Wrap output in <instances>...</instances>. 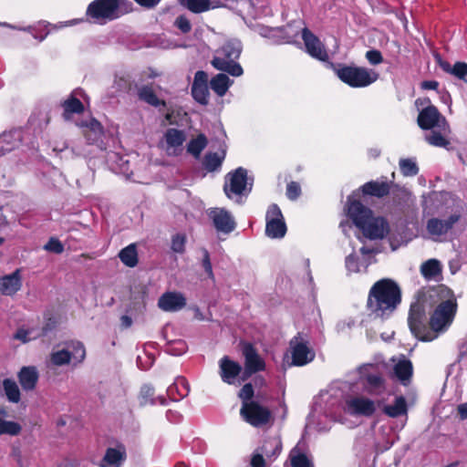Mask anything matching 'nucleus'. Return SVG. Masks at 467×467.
Returning a JSON list of instances; mask_svg holds the SVG:
<instances>
[{
  "mask_svg": "<svg viewBox=\"0 0 467 467\" xmlns=\"http://www.w3.org/2000/svg\"><path fill=\"white\" fill-rule=\"evenodd\" d=\"M457 308L453 291L444 285L418 291L410 307L409 327L419 340L432 341L452 323Z\"/></svg>",
  "mask_w": 467,
  "mask_h": 467,
  "instance_id": "f257e3e1",
  "label": "nucleus"
},
{
  "mask_svg": "<svg viewBox=\"0 0 467 467\" xmlns=\"http://www.w3.org/2000/svg\"><path fill=\"white\" fill-rule=\"evenodd\" d=\"M385 415L389 418H398L408 413L407 400L404 396L396 397L392 405H386L382 409Z\"/></svg>",
  "mask_w": 467,
  "mask_h": 467,
  "instance_id": "473e14b6",
  "label": "nucleus"
},
{
  "mask_svg": "<svg viewBox=\"0 0 467 467\" xmlns=\"http://www.w3.org/2000/svg\"><path fill=\"white\" fill-rule=\"evenodd\" d=\"M441 118V114L438 109L435 106L431 105L420 111L417 122L421 130H428L436 127L439 124Z\"/></svg>",
  "mask_w": 467,
  "mask_h": 467,
  "instance_id": "b1692460",
  "label": "nucleus"
},
{
  "mask_svg": "<svg viewBox=\"0 0 467 467\" xmlns=\"http://www.w3.org/2000/svg\"><path fill=\"white\" fill-rule=\"evenodd\" d=\"M139 402L141 407L148 406V405H155L157 400L161 405L165 404V398L162 396H160L158 398H155V390L153 387L150 385H143L140 388L139 396Z\"/></svg>",
  "mask_w": 467,
  "mask_h": 467,
  "instance_id": "7c9ffc66",
  "label": "nucleus"
},
{
  "mask_svg": "<svg viewBox=\"0 0 467 467\" xmlns=\"http://www.w3.org/2000/svg\"><path fill=\"white\" fill-rule=\"evenodd\" d=\"M401 301V291L391 279H381L370 288L367 306L372 312L383 316L387 311L392 312Z\"/></svg>",
  "mask_w": 467,
  "mask_h": 467,
  "instance_id": "f03ea898",
  "label": "nucleus"
},
{
  "mask_svg": "<svg viewBox=\"0 0 467 467\" xmlns=\"http://www.w3.org/2000/svg\"><path fill=\"white\" fill-rule=\"evenodd\" d=\"M460 214H451L447 220L431 218L427 222V231L431 235H442L447 234L460 220Z\"/></svg>",
  "mask_w": 467,
  "mask_h": 467,
  "instance_id": "5701e85b",
  "label": "nucleus"
},
{
  "mask_svg": "<svg viewBox=\"0 0 467 467\" xmlns=\"http://www.w3.org/2000/svg\"><path fill=\"white\" fill-rule=\"evenodd\" d=\"M67 346L69 350V355H71V359L74 360V364L82 363L86 358V348L84 344L80 341H70L67 343Z\"/></svg>",
  "mask_w": 467,
  "mask_h": 467,
  "instance_id": "ea45409f",
  "label": "nucleus"
},
{
  "mask_svg": "<svg viewBox=\"0 0 467 467\" xmlns=\"http://www.w3.org/2000/svg\"><path fill=\"white\" fill-rule=\"evenodd\" d=\"M292 467H314L313 463L309 461L307 456L304 453H299L291 459Z\"/></svg>",
  "mask_w": 467,
  "mask_h": 467,
  "instance_id": "4d7b16f0",
  "label": "nucleus"
},
{
  "mask_svg": "<svg viewBox=\"0 0 467 467\" xmlns=\"http://www.w3.org/2000/svg\"><path fill=\"white\" fill-rule=\"evenodd\" d=\"M187 236L183 233H177L171 235V250L179 254H182L186 251Z\"/></svg>",
  "mask_w": 467,
  "mask_h": 467,
  "instance_id": "37998d69",
  "label": "nucleus"
},
{
  "mask_svg": "<svg viewBox=\"0 0 467 467\" xmlns=\"http://www.w3.org/2000/svg\"><path fill=\"white\" fill-rule=\"evenodd\" d=\"M218 232L230 234L235 229L236 223L231 213L223 208L211 209L208 213Z\"/></svg>",
  "mask_w": 467,
  "mask_h": 467,
  "instance_id": "dca6fc26",
  "label": "nucleus"
},
{
  "mask_svg": "<svg viewBox=\"0 0 467 467\" xmlns=\"http://www.w3.org/2000/svg\"><path fill=\"white\" fill-rule=\"evenodd\" d=\"M21 431L22 427L19 423L0 418V435L8 434L16 436L21 432Z\"/></svg>",
  "mask_w": 467,
  "mask_h": 467,
  "instance_id": "a18cd8bd",
  "label": "nucleus"
},
{
  "mask_svg": "<svg viewBox=\"0 0 467 467\" xmlns=\"http://www.w3.org/2000/svg\"><path fill=\"white\" fill-rule=\"evenodd\" d=\"M57 322L55 317H49L46 318L45 323L40 330L36 331L34 337H42L52 332L57 327Z\"/></svg>",
  "mask_w": 467,
  "mask_h": 467,
  "instance_id": "8fccbe9b",
  "label": "nucleus"
},
{
  "mask_svg": "<svg viewBox=\"0 0 467 467\" xmlns=\"http://www.w3.org/2000/svg\"><path fill=\"white\" fill-rule=\"evenodd\" d=\"M259 451L267 458L276 457L282 451V442L275 437H268L264 441Z\"/></svg>",
  "mask_w": 467,
  "mask_h": 467,
  "instance_id": "72a5a7b5",
  "label": "nucleus"
},
{
  "mask_svg": "<svg viewBox=\"0 0 467 467\" xmlns=\"http://www.w3.org/2000/svg\"><path fill=\"white\" fill-rule=\"evenodd\" d=\"M119 258L126 266L135 267L139 262L136 244H130L121 249L119 253Z\"/></svg>",
  "mask_w": 467,
  "mask_h": 467,
  "instance_id": "f704fd0d",
  "label": "nucleus"
},
{
  "mask_svg": "<svg viewBox=\"0 0 467 467\" xmlns=\"http://www.w3.org/2000/svg\"><path fill=\"white\" fill-rule=\"evenodd\" d=\"M44 249L47 252L59 254L64 252V245L57 238L50 237L47 243L44 245Z\"/></svg>",
  "mask_w": 467,
  "mask_h": 467,
  "instance_id": "864d4df0",
  "label": "nucleus"
},
{
  "mask_svg": "<svg viewBox=\"0 0 467 467\" xmlns=\"http://www.w3.org/2000/svg\"><path fill=\"white\" fill-rule=\"evenodd\" d=\"M165 141L168 148L181 147L186 140L183 130L175 128H170L164 134Z\"/></svg>",
  "mask_w": 467,
  "mask_h": 467,
  "instance_id": "e433bc0d",
  "label": "nucleus"
},
{
  "mask_svg": "<svg viewBox=\"0 0 467 467\" xmlns=\"http://www.w3.org/2000/svg\"><path fill=\"white\" fill-rule=\"evenodd\" d=\"M421 88L436 90L439 87V82L436 80H425L421 82Z\"/></svg>",
  "mask_w": 467,
  "mask_h": 467,
  "instance_id": "774afa93",
  "label": "nucleus"
},
{
  "mask_svg": "<svg viewBox=\"0 0 467 467\" xmlns=\"http://www.w3.org/2000/svg\"><path fill=\"white\" fill-rule=\"evenodd\" d=\"M346 267L349 271H358V258L355 254H349L346 257L345 260Z\"/></svg>",
  "mask_w": 467,
  "mask_h": 467,
  "instance_id": "680f3d73",
  "label": "nucleus"
},
{
  "mask_svg": "<svg viewBox=\"0 0 467 467\" xmlns=\"http://www.w3.org/2000/svg\"><path fill=\"white\" fill-rule=\"evenodd\" d=\"M301 186L296 182H290L286 186V196L291 201H296L301 195Z\"/></svg>",
  "mask_w": 467,
  "mask_h": 467,
  "instance_id": "6e6d98bb",
  "label": "nucleus"
},
{
  "mask_svg": "<svg viewBox=\"0 0 467 467\" xmlns=\"http://www.w3.org/2000/svg\"><path fill=\"white\" fill-rule=\"evenodd\" d=\"M82 129V134L88 144H97L103 142L104 129L101 123L94 118L88 121H80L77 124Z\"/></svg>",
  "mask_w": 467,
  "mask_h": 467,
  "instance_id": "6ab92c4d",
  "label": "nucleus"
},
{
  "mask_svg": "<svg viewBox=\"0 0 467 467\" xmlns=\"http://www.w3.org/2000/svg\"><path fill=\"white\" fill-rule=\"evenodd\" d=\"M241 52L242 47L239 43L227 41L215 51L211 64L219 71L226 72L233 77H240L243 75L244 69L236 60Z\"/></svg>",
  "mask_w": 467,
  "mask_h": 467,
  "instance_id": "20e7f679",
  "label": "nucleus"
},
{
  "mask_svg": "<svg viewBox=\"0 0 467 467\" xmlns=\"http://www.w3.org/2000/svg\"><path fill=\"white\" fill-rule=\"evenodd\" d=\"M138 98L140 100L158 108L160 106L166 107V101L157 97L151 85H144L138 90Z\"/></svg>",
  "mask_w": 467,
  "mask_h": 467,
  "instance_id": "c85d7f7f",
  "label": "nucleus"
},
{
  "mask_svg": "<svg viewBox=\"0 0 467 467\" xmlns=\"http://www.w3.org/2000/svg\"><path fill=\"white\" fill-rule=\"evenodd\" d=\"M229 184L225 183L223 191L228 198L232 197V193L235 195L243 194L247 184V171L239 167L234 171L228 173Z\"/></svg>",
  "mask_w": 467,
  "mask_h": 467,
  "instance_id": "2eb2a0df",
  "label": "nucleus"
},
{
  "mask_svg": "<svg viewBox=\"0 0 467 467\" xmlns=\"http://www.w3.org/2000/svg\"><path fill=\"white\" fill-rule=\"evenodd\" d=\"M223 156H219L217 152H208L205 154L202 164L206 171H214L222 166Z\"/></svg>",
  "mask_w": 467,
  "mask_h": 467,
  "instance_id": "a19ab883",
  "label": "nucleus"
},
{
  "mask_svg": "<svg viewBox=\"0 0 467 467\" xmlns=\"http://www.w3.org/2000/svg\"><path fill=\"white\" fill-rule=\"evenodd\" d=\"M400 170L403 176L412 177L416 176L419 173V167L412 159L406 158L400 159Z\"/></svg>",
  "mask_w": 467,
  "mask_h": 467,
  "instance_id": "c03bdc74",
  "label": "nucleus"
},
{
  "mask_svg": "<svg viewBox=\"0 0 467 467\" xmlns=\"http://www.w3.org/2000/svg\"><path fill=\"white\" fill-rule=\"evenodd\" d=\"M139 5L150 9L155 7L161 0H134Z\"/></svg>",
  "mask_w": 467,
  "mask_h": 467,
  "instance_id": "69168bd1",
  "label": "nucleus"
},
{
  "mask_svg": "<svg viewBox=\"0 0 467 467\" xmlns=\"http://www.w3.org/2000/svg\"><path fill=\"white\" fill-rule=\"evenodd\" d=\"M61 107L63 109L62 116L65 120H70L74 114H82L85 110L82 101L74 95H70L65 99L61 103Z\"/></svg>",
  "mask_w": 467,
  "mask_h": 467,
  "instance_id": "cd10ccee",
  "label": "nucleus"
},
{
  "mask_svg": "<svg viewBox=\"0 0 467 467\" xmlns=\"http://www.w3.org/2000/svg\"><path fill=\"white\" fill-rule=\"evenodd\" d=\"M439 66L444 72L465 81V78L467 77L466 62L457 61L453 66H451L450 62L440 59Z\"/></svg>",
  "mask_w": 467,
  "mask_h": 467,
  "instance_id": "2f4dec72",
  "label": "nucleus"
},
{
  "mask_svg": "<svg viewBox=\"0 0 467 467\" xmlns=\"http://www.w3.org/2000/svg\"><path fill=\"white\" fill-rule=\"evenodd\" d=\"M202 265L207 274L208 277L213 278V266L210 259V254L207 249L202 250Z\"/></svg>",
  "mask_w": 467,
  "mask_h": 467,
  "instance_id": "052dcab7",
  "label": "nucleus"
},
{
  "mask_svg": "<svg viewBox=\"0 0 467 467\" xmlns=\"http://www.w3.org/2000/svg\"><path fill=\"white\" fill-rule=\"evenodd\" d=\"M392 183V181L371 180L361 185L359 190L364 197L382 199L389 195Z\"/></svg>",
  "mask_w": 467,
  "mask_h": 467,
  "instance_id": "aec40b11",
  "label": "nucleus"
},
{
  "mask_svg": "<svg viewBox=\"0 0 467 467\" xmlns=\"http://www.w3.org/2000/svg\"><path fill=\"white\" fill-rule=\"evenodd\" d=\"M208 140L203 133H200L196 138L192 139L187 145V151L194 158L199 159L202 151L206 148Z\"/></svg>",
  "mask_w": 467,
  "mask_h": 467,
  "instance_id": "4c0bfd02",
  "label": "nucleus"
},
{
  "mask_svg": "<svg viewBox=\"0 0 467 467\" xmlns=\"http://www.w3.org/2000/svg\"><path fill=\"white\" fill-rule=\"evenodd\" d=\"M192 98L202 105H207L209 102V89L207 85H199L192 83Z\"/></svg>",
  "mask_w": 467,
  "mask_h": 467,
  "instance_id": "79ce46f5",
  "label": "nucleus"
},
{
  "mask_svg": "<svg viewBox=\"0 0 467 467\" xmlns=\"http://www.w3.org/2000/svg\"><path fill=\"white\" fill-rule=\"evenodd\" d=\"M183 5L194 14L208 11L211 6L210 0H185Z\"/></svg>",
  "mask_w": 467,
  "mask_h": 467,
  "instance_id": "49530a36",
  "label": "nucleus"
},
{
  "mask_svg": "<svg viewBox=\"0 0 467 467\" xmlns=\"http://www.w3.org/2000/svg\"><path fill=\"white\" fill-rule=\"evenodd\" d=\"M441 273L442 266L437 259H429L420 265V274L426 280H436Z\"/></svg>",
  "mask_w": 467,
  "mask_h": 467,
  "instance_id": "c756f323",
  "label": "nucleus"
},
{
  "mask_svg": "<svg viewBox=\"0 0 467 467\" xmlns=\"http://www.w3.org/2000/svg\"><path fill=\"white\" fill-rule=\"evenodd\" d=\"M3 389L7 400L13 403L20 401L21 394L16 382L11 379L3 380Z\"/></svg>",
  "mask_w": 467,
  "mask_h": 467,
  "instance_id": "58836bf2",
  "label": "nucleus"
},
{
  "mask_svg": "<svg viewBox=\"0 0 467 467\" xmlns=\"http://www.w3.org/2000/svg\"><path fill=\"white\" fill-rule=\"evenodd\" d=\"M185 306L186 298L179 292H166L158 300V306L166 312H176Z\"/></svg>",
  "mask_w": 467,
  "mask_h": 467,
  "instance_id": "412c9836",
  "label": "nucleus"
},
{
  "mask_svg": "<svg viewBox=\"0 0 467 467\" xmlns=\"http://www.w3.org/2000/svg\"><path fill=\"white\" fill-rule=\"evenodd\" d=\"M127 458L125 444L114 440L110 441V446L106 449L104 456L99 460L98 465L99 467H122Z\"/></svg>",
  "mask_w": 467,
  "mask_h": 467,
  "instance_id": "1a4fd4ad",
  "label": "nucleus"
},
{
  "mask_svg": "<svg viewBox=\"0 0 467 467\" xmlns=\"http://www.w3.org/2000/svg\"><path fill=\"white\" fill-rule=\"evenodd\" d=\"M363 235L369 240L383 239L389 232L388 221L381 216L373 215L364 223L363 227H359Z\"/></svg>",
  "mask_w": 467,
  "mask_h": 467,
  "instance_id": "f8f14e48",
  "label": "nucleus"
},
{
  "mask_svg": "<svg viewBox=\"0 0 467 467\" xmlns=\"http://www.w3.org/2000/svg\"><path fill=\"white\" fill-rule=\"evenodd\" d=\"M347 214L355 226L359 229L372 216V211L360 201L349 198L348 200Z\"/></svg>",
  "mask_w": 467,
  "mask_h": 467,
  "instance_id": "f3484780",
  "label": "nucleus"
},
{
  "mask_svg": "<svg viewBox=\"0 0 467 467\" xmlns=\"http://www.w3.org/2000/svg\"><path fill=\"white\" fill-rule=\"evenodd\" d=\"M426 140L429 144L435 147L448 148L450 145L449 140L438 131H431V133L426 137Z\"/></svg>",
  "mask_w": 467,
  "mask_h": 467,
  "instance_id": "09e8293b",
  "label": "nucleus"
},
{
  "mask_svg": "<svg viewBox=\"0 0 467 467\" xmlns=\"http://www.w3.org/2000/svg\"><path fill=\"white\" fill-rule=\"evenodd\" d=\"M50 361L55 366L67 365L71 361V355H69V349H61L58 351L52 352L50 355Z\"/></svg>",
  "mask_w": 467,
  "mask_h": 467,
  "instance_id": "de8ad7c7",
  "label": "nucleus"
},
{
  "mask_svg": "<svg viewBox=\"0 0 467 467\" xmlns=\"http://www.w3.org/2000/svg\"><path fill=\"white\" fill-rule=\"evenodd\" d=\"M347 411L352 416H363L369 418L376 412L375 401L364 397L356 396L346 401Z\"/></svg>",
  "mask_w": 467,
  "mask_h": 467,
  "instance_id": "ddd939ff",
  "label": "nucleus"
},
{
  "mask_svg": "<svg viewBox=\"0 0 467 467\" xmlns=\"http://www.w3.org/2000/svg\"><path fill=\"white\" fill-rule=\"evenodd\" d=\"M193 83L207 85V74L202 70L197 71L194 76Z\"/></svg>",
  "mask_w": 467,
  "mask_h": 467,
  "instance_id": "0e129e2a",
  "label": "nucleus"
},
{
  "mask_svg": "<svg viewBox=\"0 0 467 467\" xmlns=\"http://www.w3.org/2000/svg\"><path fill=\"white\" fill-rule=\"evenodd\" d=\"M242 366L228 356H223L219 360V375L223 382L232 385L242 373Z\"/></svg>",
  "mask_w": 467,
  "mask_h": 467,
  "instance_id": "a211bd4d",
  "label": "nucleus"
},
{
  "mask_svg": "<svg viewBox=\"0 0 467 467\" xmlns=\"http://www.w3.org/2000/svg\"><path fill=\"white\" fill-rule=\"evenodd\" d=\"M330 67L340 81L354 88L368 87L379 78V73L364 67L330 63Z\"/></svg>",
  "mask_w": 467,
  "mask_h": 467,
  "instance_id": "7ed1b4c3",
  "label": "nucleus"
},
{
  "mask_svg": "<svg viewBox=\"0 0 467 467\" xmlns=\"http://www.w3.org/2000/svg\"><path fill=\"white\" fill-rule=\"evenodd\" d=\"M372 364L366 365L360 371V379L362 380L364 389L370 395H379L386 389V380L380 372H371L375 369Z\"/></svg>",
  "mask_w": 467,
  "mask_h": 467,
  "instance_id": "9d476101",
  "label": "nucleus"
},
{
  "mask_svg": "<svg viewBox=\"0 0 467 467\" xmlns=\"http://www.w3.org/2000/svg\"><path fill=\"white\" fill-rule=\"evenodd\" d=\"M365 57L369 64L373 66L379 65L383 62V56L378 49L368 50Z\"/></svg>",
  "mask_w": 467,
  "mask_h": 467,
  "instance_id": "13d9d810",
  "label": "nucleus"
},
{
  "mask_svg": "<svg viewBox=\"0 0 467 467\" xmlns=\"http://www.w3.org/2000/svg\"><path fill=\"white\" fill-rule=\"evenodd\" d=\"M119 321H120L119 326H120L121 329L130 328L133 324V320H132L131 317H130L128 315L121 316L119 318Z\"/></svg>",
  "mask_w": 467,
  "mask_h": 467,
  "instance_id": "338daca9",
  "label": "nucleus"
},
{
  "mask_svg": "<svg viewBox=\"0 0 467 467\" xmlns=\"http://www.w3.org/2000/svg\"><path fill=\"white\" fill-rule=\"evenodd\" d=\"M239 346L244 358L246 372H261L265 369V362L263 358L260 357L253 343L241 341Z\"/></svg>",
  "mask_w": 467,
  "mask_h": 467,
  "instance_id": "9b49d317",
  "label": "nucleus"
},
{
  "mask_svg": "<svg viewBox=\"0 0 467 467\" xmlns=\"http://www.w3.org/2000/svg\"><path fill=\"white\" fill-rule=\"evenodd\" d=\"M254 396V389L252 383H245L238 392V398L242 400V404L253 401Z\"/></svg>",
  "mask_w": 467,
  "mask_h": 467,
  "instance_id": "3c124183",
  "label": "nucleus"
},
{
  "mask_svg": "<svg viewBox=\"0 0 467 467\" xmlns=\"http://www.w3.org/2000/svg\"><path fill=\"white\" fill-rule=\"evenodd\" d=\"M395 377L400 381L403 386H408L413 376L412 362L403 358L400 359L393 367Z\"/></svg>",
  "mask_w": 467,
  "mask_h": 467,
  "instance_id": "a878e982",
  "label": "nucleus"
},
{
  "mask_svg": "<svg viewBox=\"0 0 467 467\" xmlns=\"http://www.w3.org/2000/svg\"><path fill=\"white\" fill-rule=\"evenodd\" d=\"M36 333L35 328H18L14 335V338L22 341L23 343H27L30 340L36 339L37 337H34V335Z\"/></svg>",
  "mask_w": 467,
  "mask_h": 467,
  "instance_id": "603ef678",
  "label": "nucleus"
},
{
  "mask_svg": "<svg viewBox=\"0 0 467 467\" xmlns=\"http://www.w3.org/2000/svg\"><path fill=\"white\" fill-rule=\"evenodd\" d=\"M130 4L128 0H94L87 8V16L95 21H111L121 16L122 5Z\"/></svg>",
  "mask_w": 467,
  "mask_h": 467,
  "instance_id": "39448f33",
  "label": "nucleus"
},
{
  "mask_svg": "<svg viewBox=\"0 0 467 467\" xmlns=\"http://www.w3.org/2000/svg\"><path fill=\"white\" fill-rule=\"evenodd\" d=\"M187 345L183 340H177L170 343L167 348V352L174 356H181L186 352Z\"/></svg>",
  "mask_w": 467,
  "mask_h": 467,
  "instance_id": "5fc2aeb1",
  "label": "nucleus"
},
{
  "mask_svg": "<svg viewBox=\"0 0 467 467\" xmlns=\"http://www.w3.org/2000/svg\"><path fill=\"white\" fill-rule=\"evenodd\" d=\"M233 81L229 78V77L223 73L217 74L214 76L211 81L210 86L211 88L220 97H223L227 92L230 85Z\"/></svg>",
  "mask_w": 467,
  "mask_h": 467,
  "instance_id": "c9c22d12",
  "label": "nucleus"
},
{
  "mask_svg": "<svg viewBox=\"0 0 467 467\" xmlns=\"http://www.w3.org/2000/svg\"><path fill=\"white\" fill-rule=\"evenodd\" d=\"M291 348L292 365L305 366L312 362L316 357L315 351L310 348L309 341L297 333L289 342Z\"/></svg>",
  "mask_w": 467,
  "mask_h": 467,
  "instance_id": "0eeeda50",
  "label": "nucleus"
},
{
  "mask_svg": "<svg viewBox=\"0 0 467 467\" xmlns=\"http://www.w3.org/2000/svg\"><path fill=\"white\" fill-rule=\"evenodd\" d=\"M174 25L183 34H187L192 30V24L190 20L183 15H181L176 18Z\"/></svg>",
  "mask_w": 467,
  "mask_h": 467,
  "instance_id": "bf43d9fd",
  "label": "nucleus"
},
{
  "mask_svg": "<svg viewBox=\"0 0 467 467\" xmlns=\"http://www.w3.org/2000/svg\"><path fill=\"white\" fill-rule=\"evenodd\" d=\"M240 415L244 421L253 427L266 425L272 420L271 410L257 401L242 404Z\"/></svg>",
  "mask_w": 467,
  "mask_h": 467,
  "instance_id": "423d86ee",
  "label": "nucleus"
},
{
  "mask_svg": "<svg viewBox=\"0 0 467 467\" xmlns=\"http://www.w3.org/2000/svg\"><path fill=\"white\" fill-rule=\"evenodd\" d=\"M17 378L22 389L26 391H29L35 389L39 374L36 367L27 366L20 369Z\"/></svg>",
  "mask_w": 467,
  "mask_h": 467,
  "instance_id": "393cba45",
  "label": "nucleus"
},
{
  "mask_svg": "<svg viewBox=\"0 0 467 467\" xmlns=\"http://www.w3.org/2000/svg\"><path fill=\"white\" fill-rule=\"evenodd\" d=\"M190 385L184 377H179L175 382L168 387L167 395L173 401H178L189 395Z\"/></svg>",
  "mask_w": 467,
  "mask_h": 467,
  "instance_id": "bb28decb",
  "label": "nucleus"
},
{
  "mask_svg": "<svg viewBox=\"0 0 467 467\" xmlns=\"http://www.w3.org/2000/svg\"><path fill=\"white\" fill-rule=\"evenodd\" d=\"M251 467H265L263 453H254L251 459Z\"/></svg>",
  "mask_w": 467,
  "mask_h": 467,
  "instance_id": "e2e57ef3",
  "label": "nucleus"
},
{
  "mask_svg": "<svg viewBox=\"0 0 467 467\" xmlns=\"http://www.w3.org/2000/svg\"><path fill=\"white\" fill-rule=\"evenodd\" d=\"M22 287L21 270L16 269L12 274L0 276V294L13 296Z\"/></svg>",
  "mask_w": 467,
  "mask_h": 467,
  "instance_id": "4be33fe9",
  "label": "nucleus"
},
{
  "mask_svg": "<svg viewBox=\"0 0 467 467\" xmlns=\"http://www.w3.org/2000/svg\"><path fill=\"white\" fill-rule=\"evenodd\" d=\"M302 39L306 48V52L314 58L320 61H328L329 56L325 49L324 45L319 38L313 34L307 27L302 30Z\"/></svg>",
  "mask_w": 467,
  "mask_h": 467,
  "instance_id": "4468645a",
  "label": "nucleus"
},
{
  "mask_svg": "<svg viewBox=\"0 0 467 467\" xmlns=\"http://www.w3.org/2000/svg\"><path fill=\"white\" fill-rule=\"evenodd\" d=\"M266 225L265 234L271 238H282L286 234V224L279 206L275 203L271 204L265 215Z\"/></svg>",
  "mask_w": 467,
  "mask_h": 467,
  "instance_id": "6e6552de",
  "label": "nucleus"
}]
</instances>
